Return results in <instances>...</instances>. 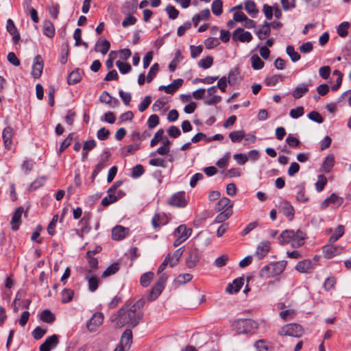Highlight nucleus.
I'll use <instances>...</instances> for the list:
<instances>
[{"mask_svg": "<svg viewBox=\"0 0 351 351\" xmlns=\"http://www.w3.org/2000/svg\"><path fill=\"white\" fill-rule=\"evenodd\" d=\"M143 317V313L140 311H135L130 307H122L118 311L116 326L122 328L128 326L132 328L136 327Z\"/></svg>", "mask_w": 351, "mask_h": 351, "instance_id": "obj_1", "label": "nucleus"}, {"mask_svg": "<svg viewBox=\"0 0 351 351\" xmlns=\"http://www.w3.org/2000/svg\"><path fill=\"white\" fill-rule=\"evenodd\" d=\"M305 239L306 234L300 230H298L296 232L291 230H284L278 237L280 245H285L290 243L291 246L295 248L303 245Z\"/></svg>", "mask_w": 351, "mask_h": 351, "instance_id": "obj_2", "label": "nucleus"}, {"mask_svg": "<svg viewBox=\"0 0 351 351\" xmlns=\"http://www.w3.org/2000/svg\"><path fill=\"white\" fill-rule=\"evenodd\" d=\"M287 265V261H280L264 266L259 272L262 278H269L280 275L283 272Z\"/></svg>", "mask_w": 351, "mask_h": 351, "instance_id": "obj_3", "label": "nucleus"}, {"mask_svg": "<svg viewBox=\"0 0 351 351\" xmlns=\"http://www.w3.org/2000/svg\"><path fill=\"white\" fill-rule=\"evenodd\" d=\"M232 326L239 334L251 332L258 328L257 323L251 319H237L234 322Z\"/></svg>", "mask_w": 351, "mask_h": 351, "instance_id": "obj_4", "label": "nucleus"}, {"mask_svg": "<svg viewBox=\"0 0 351 351\" xmlns=\"http://www.w3.org/2000/svg\"><path fill=\"white\" fill-rule=\"evenodd\" d=\"M304 334L303 328L298 324H289L283 326L278 330L280 336H291L297 338L301 337Z\"/></svg>", "mask_w": 351, "mask_h": 351, "instance_id": "obj_5", "label": "nucleus"}, {"mask_svg": "<svg viewBox=\"0 0 351 351\" xmlns=\"http://www.w3.org/2000/svg\"><path fill=\"white\" fill-rule=\"evenodd\" d=\"M167 280V276L162 274L158 278L147 295V300L149 302L155 300L164 289L165 282Z\"/></svg>", "mask_w": 351, "mask_h": 351, "instance_id": "obj_6", "label": "nucleus"}, {"mask_svg": "<svg viewBox=\"0 0 351 351\" xmlns=\"http://www.w3.org/2000/svg\"><path fill=\"white\" fill-rule=\"evenodd\" d=\"M344 247L340 245H326L322 247L324 256L326 258H332L344 252Z\"/></svg>", "mask_w": 351, "mask_h": 351, "instance_id": "obj_7", "label": "nucleus"}, {"mask_svg": "<svg viewBox=\"0 0 351 351\" xmlns=\"http://www.w3.org/2000/svg\"><path fill=\"white\" fill-rule=\"evenodd\" d=\"M44 66V62L42 57L37 55L34 58V63L32 69V75L34 79L39 78L42 73Z\"/></svg>", "mask_w": 351, "mask_h": 351, "instance_id": "obj_8", "label": "nucleus"}, {"mask_svg": "<svg viewBox=\"0 0 351 351\" xmlns=\"http://www.w3.org/2000/svg\"><path fill=\"white\" fill-rule=\"evenodd\" d=\"M252 36L250 32H245L241 27L236 29L232 34V40L234 41H240L242 43H249L252 40Z\"/></svg>", "mask_w": 351, "mask_h": 351, "instance_id": "obj_9", "label": "nucleus"}, {"mask_svg": "<svg viewBox=\"0 0 351 351\" xmlns=\"http://www.w3.org/2000/svg\"><path fill=\"white\" fill-rule=\"evenodd\" d=\"M104 319L103 314L95 313L87 322V328L90 332L95 331L102 324Z\"/></svg>", "mask_w": 351, "mask_h": 351, "instance_id": "obj_10", "label": "nucleus"}, {"mask_svg": "<svg viewBox=\"0 0 351 351\" xmlns=\"http://www.w3.org/2000/svg\"><path fill=\"white\" fill-rule=\"evenodd\" d=\"M59 343V336L53 335L47 337L43 343L40 346V351H51V349L56 348Z\"/></svg>", "mask_w": 351, "mask_h": 351, "instance_id": "obj_11", "label": "nucleus"}, {"mask_svg": "<svg viewBox=\"0 0 351 351\" xmlns=\"http://www.w3.org/2000/svg\"><path fill=\"white\" fill-rule=\"evenodd\" d=\"M199 261V251L197 248H193L189 250L188 256L186 259V265L188 268L195 267Z\"/></svg>", "mask_w": 351, "mask_h": 351, "instance_id": "obj_12", "label": "nucleus"}, {"mask_svg": "<svg viewBox=\"0 0 351 351\" xmlns=\"http://www.w3.org/2000/svg\"><path fill=\"white\" fill-rule=\"evenodd\" d=\"M314 263L311 260H303L298 262L295 269L300 273H310L314 269Z\"/></svg>", "mask_w": 351, "mask_h": 351, "instance_id": "obj_13", "label": "nucleus"}, {"mask_svg": "<svg viewBox=\"0 0 351 351\" xmlns=\"http://www.w3.org/2000/svg\"><path fill=\"white\" fill-rule=\"evenodd\" d=\"M132 343V332L130 329L125 330L121 335L119 346L128 350Z\"/></svg>", "mask_w": 351, "mask_h": 351, "instance_id": "obj_14", "label": "nucleus"}, {"mask_svg": "<svg viewBox=\"0 0 351 351\" xmlns=\"http://www.w3.org/2000/svg\"><path fill=\"white\" fill-rule=\"evenodd\" d=\"M128 229L121 226H117L112 230V238L113 240L119 241L124 239L128 234Z\"/></svg>", "mask_w": 351, "mask_h": 351, "instance_id": "obj_15", "label": "nucleus"}, {"mask_svg": "<svg viewBox=\"0 0 351 351\" xmlns=\"http://www.w3.org/2000/svg\"><path fill=\"white\" fill-rule=\"evenodd\" d=\"M6 29L7 31L12 36L14 43H18L21 38V36L13 21L10 19L7 21Z\"/></svg>", "mask_w": 351, "mask_h": 351, "instance_id": "obj_16", "label": "nucleus"}, {"mask_svg": "<svg viewBox=\"0 0 351 351\" xmlns=\"http://www.w3.org/2000/svg\"><path fill=\"white\" fill-rule=\"evenodd\" d=\"M169 204L178 206V207H184L186 206V199L184 198V193H177L174 194L169 201Z\"/></svg>", "mask_w": 351, "mask_h": 351, "instance_id": "obj_17", "label": "nucleus"}, {"mask_svg": "<svg viewBox=\"0 0 351 351\" xmlns=\"http://www.w3.org/2000/svg\"><path fill=\"white\" fill-rule=\"evenodd\" d=\"M138 0L126 1L121 8V12L124 14H130L136 12Z\"/></svg>", "mask_w": 351, "mask_h": 351, "instance_id": "obj_18", "label": "nucleus"}, {"mask_svg": "<svg viewBox=\"0 0 351 351\" xmlns=\"http://www.w3.org/2000/svg\"><path fill=\"white\" fill-rule=\"evenodd\" d=\"M24 212V209L23 207H19L14 213L12 220L11 225L12 229L14 231L17 230L19 228V225L21 223V215Z\"/></svg>", "mask_w": 351, "mask_h": 351, "instance_id": "obj_19", "label": "nucleus"}, {"mask_svg": "<svg viewBox=\"0 0 351 351\" xmlns=\"http://www.w3.org/2000/svg\"><path fill=\"white\" fill-rule=\"evenodd\" d=\"M244 283L243 278H237L234 279L232 284H229L226 287V291L230 293H237L241 289Z\"/></svg>", "mask_w": 351, "mask_h": 351, "instance_id": "obj_20", "label": "nucleus"}, {"mask_svg": "<svg viewBox=\"0 0 351 351\" xmlns=\"http://www.w3.org/2000/svg\"><path fill=\"white\" fill-rule=\"evenodd\" d=\"M191 228H187L186 225H180L175 230V237H179L184 240H186L191 234Z\"/></svg>", "mask_w": 351, "mask_h": 351, "instance_id": "obj_21", "label": "nucleus"}, {"mask_svg": "<svg viewBox=\"0 0 351 351\" xmlns=\"http://www.w3.org/2000/svg\"><path fill=\"white\" fill-rule=\"evenodd\" d=\"M270 250V243L269 241H263L261 243L256 249V255L259 259L266 256Z\"/></svg>", "mask_w": 351, "mask_h": 351, "instance_id": "obj_22", "label": "nucleus"}, {"mask_svg": "<svg viewBox=\"0 0 351 351\" xmlns=\"http://www.w3.org/2000/svg\"><path fill=\"white\" fill-rule=\"evenodd\" d=\"M12 128L10 126L6 127L3 131L2 137L3 139L5 147L7 149L10 148V145L12 144Z\"/></svg>", "mask_w": 351, "mask_h": 351, "instance_id": "obj_23", "label": "nucleus"}, {"mask_svg": "<svg viewBox=\"0 0 351 351\" xmlns=\"http://www.w3.org/2000/svg\"><path fill=\"white\" fill-rule=\"evenodd\" d=\"M80 224L82 226L81 229H75V230L80 237H83V234L84 233H88L90 230V227L89 226V218L83 217L80 221Z\"/></svg>", "mask_w": 351, "mask_h": 351, "instance_id": "obj_24", "label": "nucleus"}, {"mask_svg": "<svg viewBox=\"0 0 351 351\" xmlns=\"http://www.w3.org/2000/svg\"><path fill=\"white\" fill-rule=\"evenodd\" d=\"M308 92V85L301 84L298 86L292 93V96L295 99H300Z\"/></svg>", "mask_w": 351, "mask_h": 351, "instance_id": "obj_25", "label": "nucleus"}, {"mask_svg": "<svg viewBox=\"0 0 351 351\" xmlns=\"http://www.w3.org/2000/svg\"><path fill=\"white\" fill-rule=\"evenodd\" d=\"M82 80V72L79 69L71 72L67 77V82L69 84H75Z\"/></svg>", "mask_w": 351, "mask_h": 351, "instance_id": "obj_26", "label": "nucleus"}, {"mask_svg": "<svg viewBox=\"0 0 351 351\" xmlns=\"http://www.w3.org/2000/svg\"><path fill=\"white\" fill-rule=\"evenodd\" d=\"M110 42L108 40H107L106 39H104V40L97 41L95 48V50L96 51L101 52V53L103 55H105L107 53V52L110 49Z\"/></svg>", "mask_w": 351, "mask_h": 351, "instance_id": "obj_27", "label": "nucleus"}, {"mask_svg": "<svg viewBox=\"0 0 351 351\" xmlns=\"http://www.w3.org/2000/svg\"><path fill=\"white\" fill-rule=\"evenodd\" d=\"M282 210L283 214L289 219V221H291L293 219L294 208L289 202L285 201L282 203Z\"/></svg>", "mask_w": 351, "mask_h": 351, "instance_id": "obj_28", "label": "nucleus"}, {"mask_svg": "<svg viewBox=\"0 0 351 351\" xmlns=\"http://www.w3.org/2000/svg\"><path fill=\"white\" fill-rule=\"evenodd\" d=\"M232 204L230 203V199L228 197L221 198L215 206V210L217 212L223 211L225 209H232Z\"/></svg>", "mask_w": 351, "mask_h": 351, "instance_id": "obj_29", "label": "nucleus"}, {"mask_svg": "<svg viewBox=\"0 0 351 351\" xmlns=\"http://www.w3.org/2000/svg\"><path fill=\"white\" fill-rule=\"evenodd\" d=\"M43 33L49 38L53 37L55 34V28L53 24L49 21L43 22Z\"/></svg>", "mask_w": 351, "mask_h": 351, "instance_id": "obj_30", "label": "nucleus"}, {"mask_svg": "<svg viewBox=\"0 0 351 351\" xmlns=\"http://www.w3.org/2000/svg\"><path fill=\"white\" fill-rule=\"evenodd\" d=\"M344 234V226L343 225H339L335 230L334 233L329 238L328 242L333 243L336 242L340 237Z\"/></svg>", "mask_w": 351, "mask_h": 351, "instance_id": "obj_31", "label": "nucleus"}, {"mask_svg": "<svg viewBox=\"0 0 351 351\" xmlns=\"http://www.w3.org/2000/svg\"><path fill=\"white\" fill-rule=\"evenodd\" d=\"M40 319L47 324L53 323L56 319V316L49 309L44 310L40 314Z\"/></svg>", "mask_w": 351, "mask_h": 351, "instance_id": "obj_32", "label": "nucleus"}, {"mask_svg": "<svg viewBox=\"0 0 351 351\" xmlns=\"http://www.w3.org/2000/svg\"><path fill=\"white\" fill-rule=\"evenodd\" d=\"M90 274H87L85 278L88 282V289L90 291H95L98 288L99 280L96 276H90Z\"/></svg>", "mask_w": 351, "mask_h": 351, "instance_id": "obj_33", "label": "nucleus"}, {"mask_svg": "<svg viewBox=\"0 0 351 351\" xmlns=\"http://www.w3.org/2000/svg\"><path fill=\"white\" fill-rule=\"evenodd\" d=\"M74 291L71 289H64L61 292V302L63 304L71 302L73 298Z\"/></svg>", "mask_w": 351, "mask_h": 351, "instance_id": "obj_34", "label": "nucleus"}, {"mask_svg": "<svg viewBox=\"0 0 351 351\" xmlns=\"http://www.w3.org/2000/svg\"><path fill=\"white\" fill-rule=\"evenodd\" d=\"M232 214V210L230 208L225 209L223 211H220V213L217 215L215 219V222L222 223L228 219Z\"/></svg>", "mask_w": 351, "mask_h": 351, "instance_id": "obj_35", "label": "nucleus"}, {"mask_svg": "<svg viewBox=\"0 0 351 351\" xmlns=\"http://www.w3.org/2000/svg\"><path fill=\"white\" fill-rule=\"evenodd\" d=\"M120 268L119 263H114L110 265L102 274L101 277L105 278L117 273Z\"/></svg>", "mask_w": 351, "mask_h": 351, "instance_id": "obj_36", "label": "nucleus"}, {"mask_svg": "<svg viewBox=\"0 0 351 351\" xmlns=\"http://www.w3.org/2000/svg\"><path fill=\"white\" fill-rule=\"evenodd\" d=\"M184 247H180L179 249L176 250L174 252L172 256H171V259H170L171 260L170 261V267H174L179 262L180 258L184 252Z\"/></svg>", "mask_w": 351, "mask_h": 351, "instance_id": "obj_37", "label": "nucleus"}, {"mask_svg": "<svg viewBox=\"0 0 351 351\" xmlns=\"http://www.w3.org/2000/svg\"><path fill=\"white\" fill-rule=\"evenodd\" d=\"M245 9L248 14L252 16V17H254L258 12V10L256 8V3H254V1L251 0H247V1H245Z\"/></svg>", "mask_w": 351, "mask_h": 351, "instance_id": "obj_38", "label": "nucleus"}, {"mask_svg": "<svg viewBox=\"0 0 351 351\" xmlns=\"http://www.w3.org/2000/svg\"><path fill=\"white\" fill-rule=\"evenodd\" d=\"M229 137L232 143H239L245 137V132L243 130H237L231 132Z\"/></svg>", "mask_w": 351, "mask_h": 351, "instance_id": "obj_39", "label": "nucleus"}, {"mask_svg": "<svg viewBox=\"0 0 351 351\" xmlns=\"http://www.w3.org/2000/svg\"><path fill=\"white\" fill-rule=\"evenodd\" d=\"M154 276V274L152 271L143 274L140 279L141 285L144 287H148L153 280Z\"/></svg>", "mask_w": 351, "mask_h": 351, "instance_id": "obj_40", "label": "nucleus"}, {"mask_svg": "<svg viewBox=\"0 0 351 351\" xmlns=\"http://www.w3.org/2000/svg\"><path fill=\"white\" fill-rule=\"evenodd\" d=\"M334 156L332 154L328 155L322 165V168L324 171L326 173L329 172L331 170L332 167L334 166Z\"/></svg>", "mask_w": 351, "mask_h": 351, "instance_id": "obj_41", "label": "nucleus"}, {"mask_svg": "<svg viewBox=\"0 0 351 351\" xmlns=\"http://www.w3.org/2000/svg\"><path fill=\"white\" fill-rule=\"evenodd\" d=\"M271 29L267 25V22H265L261 29L257 32V36L261 40H264L270 34Z\"/></svg>", "mask_w": 351, "mask_h": 351, "instance_id": "obj_42", "label": "nucleus"}, {"mask_svg": "<svg viewBox=\"0 0 351 351\" xmlns=\"http://www.w3.org/2000/svg\"><path fill=\"white\" fill-rule=\"evenodd\" d=\"M252 66L255 70H258L263 68L265 63L256 54H254L251 56Z\"/></svg>", "mask_w": 351, "mask_h": 351, "instance_id": "obj_43", "label": "nucleus"}, {"mask_svg": "<svg viewBox=\"0 0 351 351\" xmlns=\"http://www.w3.org/2000/svg\"><path fill=\"white\" fill-rule=\"evenodd\" d=\"M257 351H271L272 347L265 340H258L255 343Z\"/></svg>", "mask_w": 351, "mask_h": 351, "instance_id": "obj_44", "label": "nucleus"}, {"mask_svg": "<svg viewBox=\"0 0 351 351\" xmlns=\"http://www.w3.org/2000/svg\"><path fill=\"white\" fill-rule=\"evenodd\" d=\"M223 2L221 0H214L211 8L214 14L219 16L222 13Z\"/></svg>", "mask_w": 351, "mask_h": 351, "instance_id": "obj_45", "label": "nucleus"}, {"mask_svg": "<svg viewBox=\"0 0 351 351\" xmlns=\"http://www.w3.org/2000/svg\"><path fill=\"white\" fill-rule=\"evenodd\" d=\"M279 315L284 321H288L293 319L296 315V313L293 309H288L281 311Z\"/></svg>", "mask_w": 351, "mask_h": 351, "instance_id": "obj_46", "label": "nucleus"}, {"mask_svg": "<svg viewBox=\"0 0 351 351\" xmlns=\"http://www.w3.org/2000/svg\"><path fill=\"white\" fill-rule=\"evenodd\" d=\"M88 260V265L90 269L88 271V274H92L98 268V261L97 258L93 257L90 256L89 257H86Z\"/></svg>", "mask_w": 351, "mask_h": 351, "instance_id": "obj_47", "label": "nucleus"}, {"mask_svg": "<svg viewBox=\"0 0 351 351\" xmlns=\"http://www.w3.org/2000/svg\"><path fill=\"white\" fill-rule=\"evenodd\" d=\"M159 71V64L158 63L154 64L146 77L147 82L148 83L151 82L154 77L156 75L157 73Z\"/></svg>", "mask_w": 351, "mask_h": 351, "instance_id": "obj_48", "label": "nucleus"}, {"mask_svg": "<svg viewBox=\"0 0 351 351\" xmlns=\"http://www.w3.org/2000/svg\"><path fill=\"white\" fill-rule=\"evenodd\" d=\"M116 65L118 67L119 71L123 74L128 73L132 70L130 64L121 62L120 60L116 62Z\"/></svg>", "mask_w": 351, "mask_h": 351, "instance_id": "obj_49", "label": "nucleus"}, {"mask_svg": "<svg viewBox=\"0 0 351 351\" xmlns=\"http://www.w3.org/2000/svg\"><path fill=\"white\" fill-rule=\"evenodd\" d=\"M348 22L341 23L337 27V34L339 36L344 38L348 35V29L349 27Z\"/></svg>", "mask_w": 351, "mask_h": 351, "instance_id": "obj_50", "label": "nucleus"}, {"mask_svg": "<svg viewBox=\"0 0 351 351\" xmlns=\"http://www.w3.org/2000/svg\"><path fill=\"white\" fill-rule=\"evenodd\" d=\"M286 51L293 62L298 61L300 59V55L295 51L292 45L287 46Z\"/></svg>", "mask_w": 351, "mask_h": 351, "instance_id": "obj_51", "label": "nucleus"}, {"mask_svg": "<svg viewBox=\"0 0 351 351\" xmlns=\"http://www.w3.org/2000/svg\"><path fill=\"white\" fill-rule=\"evenodd\" d=\"M192 275L189 274H180L176 279V282L178 285H184L192 280Z\"/></svg>", "mask_w": 351, "mask_h": 351, "instance_id": "obj_52", "label": "nucleus"}, {"mask_svg": "<svg viewBox=\"0 0 351 351\" xmlns=\"http://www.w3.org/2000/svg\"><path fill=\"white\" fill-rule=\"evenodd\" d=\"M144 168L141 165H136L132 169L131 176L132 178H139L144 173Z\"/></svg>", "mask_w": 351, "mask_h": 351, "instance_id": "obj_53", "label": "nucleus"}, {"mask_svg": "<svg viewBox=\"0 0 351 351\" xmlns=\"http://www.w3.org/2000/svg\"><path fill=\"white\" fill-rule=\"evenodd\" d=\"M213 62L212 56H208L206 58L202 59L199 61V66L203 69H208L210 67Z\"/></svg>", "mask_w": 351, "mask_h": 351, "instance_id": "obj_54", "label": "nucleus"}, {"mask_svg": "<svg viewBox=\"0 0 351 351\" xmlns=\"http://www.w3.org/2000/svg\"><path fill=\"white\" fill-rule=\"evenodd\" d=\"M205 46L207 49H213L219 45V41L217 38L210 37L205 40Z\"/></svg>", "mask_w": 351, "mask_h": 351, "instance_id": "obj_55", "label": "nucleus"}, {"mask_svg": "<svg viewBox=\"0 0 351 351\" xmlns=\"http://www.w3.org/2000/svg\"><path fill=\"white\" fill-rule=\"evenodd\" d=\"M282 77L280 75H274L265 79V83L267 86H275L279 81L282 80Z\"/></svg>", "mask_w": 351, "mask_h": 351, "instance_id": "obj_56", "label": "nucleus"}, {"mask_svg": "<svg viewBox=\"0 0 351 351\" xmlns=\"http://www.w3.org/2000/svg\"><path fill=\"white\" fill-rule=\"evenodd\" d=\"M166 11L171 19H176L179 15V11L173 5H168Z\"/></svg>", "mask_w": 351, "mask_h": 351, "instance_id": "obj_57", "label": "nucleus"}, {"mask_svg": "<svg viewBox=\"0 0 351 351\" xmlns=\"http://www.w3.org/2000/svg\"><path fill=\"white\" fill-rule=\"evenodd\" d=\"M73 133L69 134L67 137L62 141L61 143L59 152L62 153L64 151L66 148H67L71 143L73 141Z\"/></svg>", "mask_w": 351, "mask_h": 351, "instance_id": "obj_58", "label": "nucleus"}, {"mask_svg": "<svg viewBox=\"0 0 351 351\" xmlns=\"http://www.w3.org/2000/svg\"><path fill=\"white\" fill-rule=\"evenodd\" d=\"M239 72L237 69H234L230 71L228 75V82L229 84H234L237 82L238 80V75Z\"/></svg>", "mask_w": 351, "mask_h": 351, "instance_id": "obj_59", "label": "nucleus"}, {"mask_svg": "<svg viewBox=\"0 0 351 351\" xmlns=\"http://www.w3.org/2000/svg\"><path fill=\"white\" fill-rule=\"evenodd\" d=\"M164 134V130L162 129H160L155 134L154 138L151 140L150 145L151 147H154L158 143H159L162 138Z\"/></svg>", "mask_w": 351, "mask_h": 351, "instance_id": "obj_60", "label": "nucleus"}, {"mask_svg": "<svg viewBox=\"0 0 351 351\" xmlns=\"http://www.w3.org/2000/svg\"><path fill=\"white\" fill-rule=\"evenodd\" d=\"M128 16L123 20L122 25L124 27H127L130 25H133L136 23V19L135 16L131 14H127Z\"/></svg>", "mask_w": 351, "mask_h": 351, "instance_id": "obj_61", "label": "nucleus"}, {"mask_svg": "<svg viewBox=\"0 0 351 351\" xmlns=\"http://www.w3.org/2000/svg\"><path fill=\"white\" fill-rule=\"evenodd\" d=\"M304 113V108L299 106L296 108L291 109L290 111V116L293 119H298L302 116Z\"/></svg>", "mask_w": 351, "mask_h": 351, "instance_id": "obj_62", "label": "nucleus"}, {"mask_svg": "<svg viewBox=\"0 0 351 351\" xmlns=\"http://www.w3.org/2000/svg\"><path fill=\"white\" fill-rule=\"evenodd\" d=\"M47 332L45 329H43L39 326L36 327L32 332V336L36 340L41 339L45 334Z\"/></svg>", "mask_w": 351, "mask_h": 351, "instance_id": "obj_63", "label": "nucleus"}, {"mask_svg": "<svg viewBox=\"0 0 351 351\" xmlns=\"http://www.w3.org/2000/svg\"><path fill=\"white\" fill-rule=\"evenodd\" d=\"M149 164L152 166L161 167L163 168L167 167L165 160L160 158L151 159L149 162Z\"/></svg>", "mask_w": 351, "mask_h": 351, "instance_id": "obj_64", "label": "nucleus"}]
</instances>
